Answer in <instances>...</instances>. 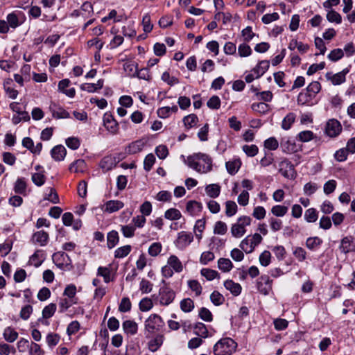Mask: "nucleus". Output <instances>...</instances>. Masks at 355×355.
Returning <instances> with one entry per match:
<instances>
[{
    "mask_svg": "<svg viewBox=\"0 0 355 355\" xmlns=\"http://www.w3.org/2000/svg\"><path fill=\"white\" fill-rule=\"evenodd\" d=\"M237 343L231 338H223L214 346V355H231L236 352Z\"/></svg>",
    "mask_w": 355,
    "mask_h": 355,
    "instance_id": "f03ea898",
    "label": "nucleus"
},
{
    "mask_svg": "<svg viewBox=\"0 0 355 355\" xmlns=\"http://www.w3.org/2000/svg\"><path fill=\"white\" fill-rule=\"evenodd\" d=\"M65 144L71 150H77L80 146V140L76 137H70L65 139Z\"/></svg>",
    "mask_w": 355,
    "mask_h": 355,
    "instance_id": "864d4df0",
    "label": "nucleus"
},
{
    "mask_svg": "<svg viewBox=\"0 0 355 355\" xmlns=\"http://www.w3.org/2000/svg\"><path fill=\"white\" fill-rule=\"evenodd\" d=\"M124 332L130 336L135 335L138 330V324L133 320H127L122 324Z\"/></svg>",
    "mask_w": 355,
    "mask_h": 355,
    "instance_id": "aec40b11",
    "label": "nucleus"
},
{
    "mask_svg": "<svg viewBox=\"0 0 355 355\" xmlns=\"http://www.w3.org/2000/svg\"><path fill=\"white\" fill-rule=\"evenodd\" d=\"M205 192L207 195L211 198H217L220 193V187L218 184H210L205 187Z\"/></svg>",
    "mask_w": 355,
    "mask_h": 355,
    "instance_id": "c85d7f7f",
    "label": "nucleus"
},
{
    "mask_svg": "<svg viewBox=\"0 0 355 355\" xmlns=\"http://www.w3.org/2000/svg\"><path fill=\"white\" fill-rule=\"evenodd\" d=\"M103 123L106 130L111 134H116L119 130V125L112 114L105 113L103 116Z\"/></svg>",
    "mask_w": 355,
    "mask_h": 355,
    "instance_id": "f8f14e48",
    "label": "nucleus"
},
{
    "mask_svg": "<svg viewBox=\"0 0 355 355\" xmlns=\"http://www.w3.org/2000/svg\"><path fill=\"white\" fill-rule=\"evenodd\" d=\"M119 241L118 233L116 231H111L107 234V246L112 248Z\"/></svg>",
    "mask_w": 355,
    "mask_h": 355,
    "instance_id": "69168bd1",
    "label": "nucleus"
},
{
    "mask_svg": "<svg viewBox=\"0 0 355 355\" xmlns=\"http://www.w3.org/2000/svg\"><path fill=\"white\" fill-rule=\"evenodd\" d=\"M116 165V158L112 155L104 157L100 162L99 166L104 171H108Z\"/></svg>",
    "mask_w": 355,
    "mask_h": 355,
    "instance_id": "ddd939ff",
    "label": "nucleus"
},
{
    "mask_svg": "<svg viewBox=\"0 0 355 355\" xmlns=\"http://www.w3.org/2000/svg\"><path fill=\"white\" fill-rule=\"evenodd\" d=\"M164 326V322L159 315L151 314L144 323L146 338H149L151 334L159 331Z\"/></svg>",
    "mask_w": 355,
    "mask_h": 355,
    "instance_id": "7ed1b4c3",
    "label": "nucleus"
},
{
    "mask_svg": "<svg viewBox=\"0 0 355 355\" xmlns=\"http://www.w3.org/2000/svg\"><path fill=\"white\" fill-rule=\"evenodd\" d=\"M56 311V304L51 303L46 306L42 310V318L48 319L51 318Z\"/></svg>",
    "mask_w": 355,
    "mask_h": 355,
    "instance_id": "603ef678",
    "label": "nucleus"
},
{
    "mask_svg": "<svg viewBox=\"0 0 355 355\" xmlns=\"http://www.w3.org/2000/svg\"><path fill=\"white\" fill-rule=\"evenodd\" d=\"M185 163L189 168L200 174H206L212 171V159L205 153H193L187 157Z\"/></svg>",
    "mask_w": 355,
    "mask_h": 355,
    "instance_id": "f257e3e1",
    "label": "nucleus"
},
{
    "mask_svg": "<svg viewBox=\"0 0 355 355\" xmlns=\"http://www.w3.org/2000/svg\"><path fill=\"white\" fill-rule=\"evenodd\" d=\"M349 154V153L344 148H342L336 150L334 156L336 161L342 162L347 160Z\"/></svg>",
    "mask_w": 355,
    "mask_h": 355,
    "instance_id": "774afa93",
    "label": "nucleus"
},
{
    "mask_svg": "<svg viewBox=\"0 0 355 355\" xmlns=\"http://www.w3.org/2000/svg\"><path fill=\"white\" fill-rule=\"evenodd\" d=\"M194 334L201 338H207L209 332L205 324L202 322H197L194 326Z\"/></svg>",
    "mask_w": 355,
    "mask_h": 355,
    "instance_id": "e433bc0d",
    "label": "nucleus"
},
{
    "mask_svg": "<svg viewBox=\"0 0 355 355\" xmlns=\"http://www.w3.org/2000/svg\"><path fill=\"white\" fill-rule=\"evenodd\" d=\"M269 66L270 62L268 60H261L256 65L252 71L256 74L257 78H260L266 72Z\"/></svg>",
    "mask_w": 355,
    "mask_h": 355,
    "instance_id": "412c9836",
    "label": "nucleus"
},
{
    "mask_svg": "<svg viewBox=\"0 0 355 355\" xmlns=\"http://www.w3.org/2000/svg\"><path fill=\"white\" fill-rule=\"evenodd\" d=\"M242 150L247 156L251 157L256 156L259 153V148L255 144L244 145L242 147Z\"/></svg>",
    "mask_w": 355,
    "mask_h": 355,
    "instance_id": "de8ad7c7",
    "label": "nucleus"
},
{
    "mask_svg": "<svg viewBox=\"0 0 355 355\" xmlns=\"http://www.w3.org/2000/svg\"><path fill=\"white\" fill-rule=\"evenodd\" d=\"M278 171L282 176L289 180H294L297 176L293 164L287 158H283L279 161Z\"/></svg>",
    "mask_w": 355,
    "mask_h": 355,
    "instance_id": "39448f33",
    "label": "nucleus"
},
{
    "mask_svg": "<svg viewBox=\"0 0 355 355\" xmlns=\"http://www.w3.org/2000/svg\"><path fill=\"white\" fill-rule=\"evenodd\" d=\"M251 108L254 112L261 114H266L271 109L270 105L264 102L254 103L251 105Z\"/></svg>",
    "mask_w": 355,
    "mask_h": 355,
    "instance_id": "393cba45",
    "label": "nucleus"
},
{
    "mask_svg": "<svg viewBox=\"0 0 355 355\" xmlns=\"http://www.w3.org/2000/svg\"><path fill=\"white\" fill-rule=\"evenodd\" d=\"M314 97L307 91L301 92L297 96V102L300 105H312Z\"/></svg>",
    "mask_w": 355,
    "mask_h": 355,
    "instance_id": "6ab92c4d",
    "label": "nucleus"
},
{
    "mask_svg": "<svg viewBox=\"0 0 355 355\" xmlns=\"http://www.w3.org/2000/svg\"><path fill=\"white\" fill-rule=\"evenodd\" d=\"M183 312L189 313L194 309V302L191 298L183 299L180 304Z\"/></svg>",
    "mask_w": 355,
    "mask_h": 355,
    "instance_id": "a18cd8bd",
    "label": "nucleus"
},
{
    "mask_svg": "<svg viewBox=\"0 0 355 355\" xmlns=\"http://www.w3.org/2000/svg\"><path fill=\"white\" fill-rule=\"evenodd\" d=\"M252 50L251 47L246 43L243 42L238 46V54L241 58H245L251 55Z\"/></svg>",
    "mask_w": 355,
    "mask_h": 355,
    "instance_id": "58836bf2",
    "label": "nucleus"
},
{
    "mask_svg": "<svg viewBox=\"0 0 355 355\" xmlns=\"http://www.w3.org/2000/svg\"><path fill=\"white\" fill-rule=\"evenodd\" d=\"M183 123L186 128L190 129L195 127L198 122V118L194 114H189L183 118Z\"/></svg>",
    "mask_w": 355,
    "mask_h": 355,
    "instance_id": "f704fd0d",
    "label": "nucleus"
},
{
    "mask_svg": "<svg viewBox=\"0 0 355 355\" xmlns=\"http://www.w3.org/2000/svg\"><path fill=\"white\" fill-rule=\"evenodd\" d=\"M3 338L6 341L13 343L17 339L18 333L13 328L8 327L4 329Z\"/></svg>",
    "mask_w": 355,
    "mask_h": 355,
    "instance_id": "c9c22d12",
    "label": "nucleus"
},
{
    "mask_svg": "<svg viewBox=\"0 0 355 355\" xmlns=\"http://www.w3.org/2000/svg\"><path fill=\"white\" fill-rule=\"evenodd\" d=\"M187 211L192 216L197 215L200 212L202 206V204L196 200H190L187 204Z\"/></svg>",
    "mask_w": 355,
    "mask_h": 355,
    "instance_id": "a878e982",
    "label": "nucleus"
},
{
    "mask_svg": "<svg viewBox=\"0 0 355 355\" xmlns=\"http://www.w3.org/2000/svg\"><path fill=\"white\" fill-rule=\"evenodd\" d=\"M175 292L167 285L162 286L158 295L155 298L162 306H168L175 298Z\"/></svg>",
    "mask_w": 355,
    "mask_h": 355,
    "instance_id": "20e7f679",
    "label": "nucleus"
},
{
    "mask_svg": "<svg viewBox=\"0 0 355 355\" xmlns=\"http://www.w3.org/2000/svg\"><path fill=\"white\" fill-rule=\"evenodd\" d=\"M327 19L331 23L340 24L342 22L341 15L336 11L331 10L327 14Z\"/></svg>",
    "mask_w": 355,
    "mask_h": 355,
    "instance_id": "3c124183",
    "label": "nucleus"
},
{
    "mask_svg": "<svg viewBox=\"0 0 355 355\" xmlns=\"http://www.w3.org/2000/svg\"><path fill=\"white\" fill-rule=\"evenodd\" d=\"M44 199L51 201L54 204H57L59 202L58 195L55 190L52 187L46 189V193Z\"/></svg>",
    "mask_w": 355,
    "mask_h": 355,
    "instance_id": "09e8293b",
    "label": "nucleus"
},
{
    "mask_svg": "<svg viewBox=\"0 0 355 355\" xmlns=\"http://www.w3.org/2000/svg\"><path fill=\"white\" fill-rule=\"evenodd\" d=\"M137 69V64L134 62H127L123 64V70L125 74L131 78L136 77Z\"/></svg>",
    "mask_w": 355,
    "mask_h": 355,
    "instance_id": "7c9ffc66",
    "label": "nucleus"
},
{
    "mask_svg": "<svg viewBox=\"0 0 355 355\" xmlns=\"http://www.w3.org/2000/svg\"><path fill=\"white\" fill-rule=\"evenodd\" d=\"M272 281L270 279L268 275H261L257 281V287L258 291L266 295L272 290Z\"/></svg>",
    "mask_w": 355,
    "mask_h": 355,
    "instance_id": "6e6552de",
    "label": "nucleus"
},
{
    "mask_svg": "<svg viewBox=\"0 0 355 355\" xmlns=\"http://www.w3.org/2000/svg\"><path fill=\"white\" fill-rule=\"evenodd\" d=\"M32 182L37 187H42L44 184L46 177L44 175V173L42 172H36L32 174L31 176Z\"/></svg>",
    "mask_w": 355,
    "mask_h": 355,
    "instance_id": "a19ab883",
    "label": "nucleus"
},
{
    "mask_svg": "<svg viewBox=\"0 0 355 355\" xmlns=\"http://www.w3.org/2000/svg\"><path fill=\"white\" fill-rule=\"evenodd\" d=\"M193 239V236L191 232L182 231L178 234L175 243L179 249H184L192 242Z\"/></svg>",
    "mask_w": 355,
    "mask_h": 355,
    "instance_id": "9d476101",
    "label": "nucleus"
},
{
    "mask_svg": "<svg viewBox=\"0 0 355 355\" xmlns=\"http://www.w3.org/2000/svg\"><path fill=\"white\" fill-rule=\"evenodd\" d=\"M168 264L176 272H180L182 271L183 267L181 261L179 260L178 257L171 255L168 259Z\"/></svg>",
    "mask_w": 355,
    "mask_h": 355,
    "instance_id": "72a5a7b5",
    "label": "nucleus"
},
{
    "mask_svg": "<svg viewBox=\"0 0 355 355\" xmlns=\"http://www.w3.org/2000/svg\"><path fill=\"white\" fill-rule=\"evenodd\" d=\"M241 36L243 38L244 42H250L255 36H257L253 31L251 26H247L241 31Z\"/></svg>",
    "mask_w": 355,
    "mask_h": 355,
    "instance_id": "8fccbe9b",
    "label": "nucleus"
},
{
    "mask_svg": "<svg viewBox=\"0 0 355 355\" xmlns=\"http://www.w3.org/2000/svg\"><path fill=\"white\" fill-rule=\"evenodd\" d=\"M344 56V52L341 49H335L330 51L327 58L332 62H336Z\"/></svg>",
    "mask_w": 355,
    "mask_h": 355,
    "instance_id": "13d9d810",
    "label": "nucleus"
},
{
    "mask_svg": "<svg viewBox=\"0 0 355 355\" xmlns=\"http://www.w3.org/2000/svg\"><path fill=\"white\" fill-rule=\"evenodd\" d=\"M339 249L341 252L347 254L355 252V237L347 236L340 241Z\"/></svg>",
    "mask_w": 355,
    "mask_h": 355,
    "instance_id": "1a4fd4ad",
    "label": "nucleus"
},
{
    "mask_svg": "<svg viewBox=\"0 0 355 355\" xmlns=\"http://www.w3.org/2000/svg\"><path fill=\"white\" fill-rule=\"evenodd\" d=\"M178 110V107L177 105H173L172 107L164 106L157 109V114L161 119H167L173 113H176Z\"/></svg>",
    "mask_w": 355,
    "mask_h": 355,
    "instance_id": "f3484780",
    "label": "nucleus"
},
{
    "mask_svg": "<svg viewBox=\"0 0 355 355\" xmlns=\"http://www.w3.org/2000/svg\"><path fill=\"white\" fill-rule=\"evenodd\" d=\"M86 166L87 165L85 160L79 159L71 164L69 170L71 173H82L85 171Z\"/></svg>",
    "mask_w": 355,
    "mask_h": 355,
    "instance_id": "5701e85b",
    "label": "nucleus"
},
{
    "mask_svg": "<svg viewBox=\"0 0 355 355\" xmlns=\"http://www.w3.org/2000/svg\"><path fill=\"white\" fill-rule=\"evenodd\" d=\"M123 205L120 200H109L103 205V210L107 213H113L123 208Z\"/></svg>",
    "mask_w": 355,
    "mask_h": 355,
    "instance_id": "dca6fc26",
    "label": "nucleus"
},
{
    "mask_svg": "<svg viewBox=\"0 0 355 355\" xmlns=\"http://www.w3.org/2000/svg\"><path fill=\"white\" fill-rule=\"evenodd\" d=\"M97 275L103 277L105 283H109L113 280L111 279V269L109 267L100 266L98 268Z\"/></svg>",
    "mask_w": 355,
    "mask_h": 355,
    "instance_id": "79ce46f5",
    "label": "nucleus"
},
{
    "mask_svg": "<svg viewBox=\"0 0 355 355\" xmlns=\"http://www.w3.org/2000/svg\"><path fill=\"white\" fill-rule=\"evenodd\" d=\"M280 148L283 153L291 154L297 151L295 140L289 137H284L280 141Z\"/></svg>",
    "mask_w": 355,
    "mask_h": 355,
    "instance_id": "9b49d317",
    "label": "nucleus"
},
{
    "mask_svg": "<svg viewBox=\"0 0 355 355\" xmlns=\"http://www.w3.org/2000/svg\"><path fill=\"white\" fill-rule=\"evenodd\" d=\"M49 241V234L47 232L41 230L33 234L32 241L35 244L40 246H45Z\"/></svg>",
    "mask_w": 355,
    "mask_h": 355,
    "instance_id": "4468645a",
    "label": "nucleus"
},
{
    "mask_svg": "<svg viewBox=\"0 0 355 355\" xmlns=\"http://www.w3.org/2000/svg\"><path fill=\"white\" fill-rule=\"evenodd\" d=\"M210 300L211 302L216 305L219 306L223 304L225 302V297L218 291H214L210 295Z\"/></svg>",
    "mask_w": 355,
    "mask_h": 355,
    "instance_id": "bf43d9fd",
    "label": "nucleus"
},
{
    "mask_svg": "<svg viewBox=\"0 0 355 355\" xmlns=\"http://www.w3.org/2000/svg\"><path fill=\"white\" fill-rule=\"evenodd\" d=\"M161 79L170 86H173L179 83V80L175 76H170L168 71H165L162 73Z\"/></svg>",
    "mask_w": 355,
    "mask_h": 355,
    "instance_id": "6e6d98bb",
    "label": "nucleus"
},
{
    "mask_svg": "<svg viewBox=\"0 0 355 355\" xmlns=\"http://www.w3.org/2000/svg\"><path fill=\"white\" fill-rule=\"evenodd\" d=\"M237 211V205L235 202L228 200L225 202V214L230 217L234 216Z\"/></svg>",
    "mask_w": 355,
    "mask_h": 355,
    "instance_id": "4d7b16f0",
    "label": "nucleus"
},
{
    "mask_svg": "<svg viewBox=\"0 0 355 355\" xmlns=\"http://www.w3.org/2000/svg\"><path fill=\"white\" fill-rule=\"evenodd\" d=\"M296 115L293 112H289L286 115L282 121V128L284 130H288L294 123Z\"/></svg>",
    "mask_w": 355,
    "mask_h": 355,
    "instance_id": "c756f323",
    "label": "nucleus"
},
{
    "mask_svg": "<svg viewBox=\"0 0 355 355\" xmlns=\"http://www.w3.org/2000/svg\"><path fill=\"white\" fill-rule=\"evenodd\" d=\"M342 131V125L340 123L335 119H331L327 121L324 133L329 137L334 138L338 136Z\"/></svg>",
    "mask_w": 355,
    "mask_h": 355,
    "instance_id": "423d86ee",
    "label": "nucleus"
},
{
    "mask_svg": "<svg viewBox=\"0 0 355 355\" xmlns=\"http://www.w3.org/2000/svg\"><path fill=\"white\" fill-rule=\"evenodd\" d=\"M320 189V185L313 182H309L303 187V193L306 196L313 195Z\"/></svg>",
    "mask_w": 355,
    "mask_h": 355,
    "instance_id": "473e14b6",
    "label": "nucleus"
},
{
    "mask_svg": "<svg viewBox=\"0 0 355 355\" xmlns=\"http://www.w3.org/2000/svg\"><path fill=\"white\" fill-rule=\"evenodd\" d=\"M224 286L235 296L239 295L241 292V285L238 283H235L232 280H226L224 282Z\"/></svg>",
    "mask_w": 355,
    "mask_h": 355,
    "instance_id": "bb28decb",
    "label": "nucleus"
},
{
    "mask_svg": "<svg viewBox=\"0 0 355 355\" xmlns=\"http://www.w3.org/2000/svg\"><path fill=\"white\" fill-rule=\"evenodd\" d=\"M296 138L301 142H309L314 138V133L311 130H303L297 135Z\"/></svg>",
    "mask_w": 355,
    "mask_h": 355,
    "instance_id": "ea45409f",
    "label": "nucleus"
},
{
    "mask_svg": "<svg viewBox=\"0 0 355 355\" xmlns=\"http://www.w3.org/2000/svg\"><path fill=\"white\" fill-rule=\"evenodd\" d=\"M26 187L27 184L25 178H19L16 180L15 183L14 191L16 193L26 195Z\"/></svg>",
    "mask_w": 355,
    "mask_h": 355,
    "instance_id": "cd10ccee",
    "label": "nucleus"
},
{
    "mask_svg": "<svg viewBox=\"0 0 355 355\" xmlns=\"http://www.w3.org/2000/svg\"><path fill=\"white\" fill-rule=\"evenodd\" d=\"M131 251V246L129 245L120 247L115 250L114 256L116 258H123L126 257Z\"/></svg>",
    "mask_w": 355,
    "mask_h": 355,
    "instance_id": "e2e57ef3",
    "label": "nucleus"
},
{
    "mask_svg": "<svg viewBox=\"0 0 355 355\" xmlns=\"http://www.w3.org/2000/svg\"><path fill=\"white\" fill-rule=\"evenodd\" d=\"M144 147V142L141 140H137L132 142L125 148V152L128 154H136L142 150Z\"/></svg>",
    "mask_w": 355,
    "mask_h": 355,
    "instance_id": "b1692460",
    "label": "nucleus"
},
{
    "mask_svg": "<svg viewBox=\"0 0 355 355\" xmlns=\"http://www.w3.org/2000/svg\"><path fill=\"white\" fill-rule=\"evenodd\" d=\"M232 234L235 237H241L245 232L244 223H234L231 229Z\"/></svg>",
    "mask_w": 355,
    "mask_h": 355,
    "instance_id": "49530a36",
    "label": "nucleus"
},
{
    "mask_svg": "<svg viewBox=\"0 0 355 355\" xmlns=\"http://www.w3.org/2000/svg\"><path fill=\"white\" fill-rule=\"evenodd\" d=\"M20 15H22L21 12H12L7 15L6 21L9 27L15 29L21 24V22L19 20Z\"/></svg>",
    "mask_w": 355,
    "mask_h": 355,
    "instance_id": "a211bd4d",
    "label": "nucleus"
},
{
    "mask_svg": "<svg viewBox=\"0 0 355 355\" xmlns=\"http://www.w3.org/2000/svg\"><path fill=\"white\" fill-rule=\"evenodd\" d=\"M139 306L141 311H148L153 308V303L151 299L148 297H144L140 301Z\"/></svg>",
    "mask_w": 355,
    "mask_h": 355,
    "instance_id": "052dcab7",
    "label": "nucleus"
},
{
    "mask_svg": "<svg viewBox=\"0 0 355 355\" xmlns=\"http://www.w3.org/2000/svg\"><path fill=\"white\" fill-rule=\"evenodd\" d=\"M279 144L280 142L279 143L275 137H270L264 141L263 146L265 148L269 150H275L280 146Z\"/></svg>",
    "mask_w": 355,
    "mask_h": 355,
    "instance_id": "c03bdc74",
    "label": "nucleus"
},
{
    "mask_svg": "<svg viewBox=\"0 0 355 355\" xmlns=\"http://www.w3.org/2000/svg\"><path fill=\"white\" fill-rule=\"evenodd\" d=\"M67 150L64 146L57 145L51 150L52 158L57 162L63 160L66 156Z\"/></svg>",
    "mask_w": 355,
    "mask_h": 355,
    "instance_id": "2eb2a0df",
    "label": "nucleus"
},
{
    "mask_svg": "<svg viewBox=\"0 0 355 355\" xmlns=\"http://www.w3.org/2000/svg\"><path fill=\"white\" fill-rule=\"evenodd\" d=\"M164 216L167 220H179L182 216L180 211L178 209H175V208H171V209H168L165 212Z\"/></svg>",
    "mask_w": 355,
    "mask_h": 355,
    "instance_id": "5fc2aeb1",
    "label": "nucleus"
},
{
    "mask_svg": "<svg viewBox=\"0 0 355 355\" xmlns=\"http://www.w3.org/2000/svg\"><path fill=\"white\" fill-rule=\"evenodd\" d=\"M218 266L220 270L226 272L232 268L233 264L229 259L220 258L218 261Z\"/></svg>",
    "mask_w": 355,
    "mask_h": 355,
    "instance_id": "37998d69",
    "label": "nucleus"
},
{
    "mask_svg": "<svg viewBox=\"0 0 355 355\" xmlns=\"http://www.w3.org/2000/svg\"><path fill=\"white\" fill-rule=\"evenodd\" d=\"M164 341V336L159 334L154 339L151 340L148 343V347L151 352H156L160 346L162 345Z\"/></svg>",
    "mask_w": 355,
    "mask_h": 355,
    "instance_id": "4c0bfd02",
    "label": "nucleus"
},
{
    "mask_svg": "<svg viewBox=\"0 0 355 355\" xmlns=\"http://www.w3.org/2000/svg\"><path fill=\"white\" fill-rule=\"evenodd\" d=\"M122 33L125 37H135L136 35V31L134 27V23H129L128 25L123 26Z\"/></svg>",
    "mask_w": 355,
    "mask_h": 355,
    "instance_id": "680f3d73",
    "label": "nucleus"
},
{
    "mask_svg": "<svg viewBox=\"0 0 355 355\" xmlns=\"http://www.w3.org/2000/svg\"><path fill=\"white\" fill-rule=\"evenodd\" d=\"M241 166V162L239 158H234L226 162L225 166L227 172L230 175H235L239 170Z\"/></svg>",
    "mask_w": 355,
    "mask_h": 355,
    "instance_id": "4be33fe9",
    "label": "nucleus"
},
{
    "mask_svg": "<svg viewBox=\"0 0 355 355\" xmlns=\"http://www.w3.org/2000/svg\"><path fill=\"white\" fill-rule=\"evenodd\" d=\"M45 259L44 255L42 250H37L30 258L29 262L35 267H39L44 260Z\"/></svg>",
    "mask_w": 355,
    "mask_h": 355,
    "instance_id": "2f4dec72",
    "label": "nucleus"
},
{
    "mask_svg": "<svg viewBox=\"0 0 355 355\" xmlns=\"http://www.w3.org/2000/svg\"><path fill=\"white\" fill-rule=\"evenodd\" d=\"M349 72V69L348 67L345 68L341 71L332 73L331 72L327 73L326 78L331 81V84L334 85H340L345 82L346 80V75Z\"/></svg>",
    "mask_w": 355,
    "mask_h": 355,
    "instance_id": "0eeeda50",
    "label": "nucleus"
},
{
    "mask_svg": "<svg viewBox=\"0 0 355 355\" xmlns=\"http://www.w3.org/2000/svg\"><path fill=\"white\" fill-rule=\"evenodd\" d=\"M207 105L212 110H218L220 107V99L218 96H212L207 101Z\"/></svg>",
    "mask_w": 355,
    "mask_h": 355,
    "instance_id": "338daca9",
    "label": "nucleus"
},
{
    "mask_svg": "<svg viewBox=\"0 0 355 355\" xmlns=\"http://www.w3.org/2000/svg\"><path fill=\"white\" fill-rule=\"evenodd\" d=\"M304 218L307 222H315L318 219V212L314 208H309L304 213Z\"/></svg>",
    "mask_w": 355,
    "mask_h": 355,
    "instance_id": "0e129e2a",
    "label": "nucleus"
}]
</instances>
